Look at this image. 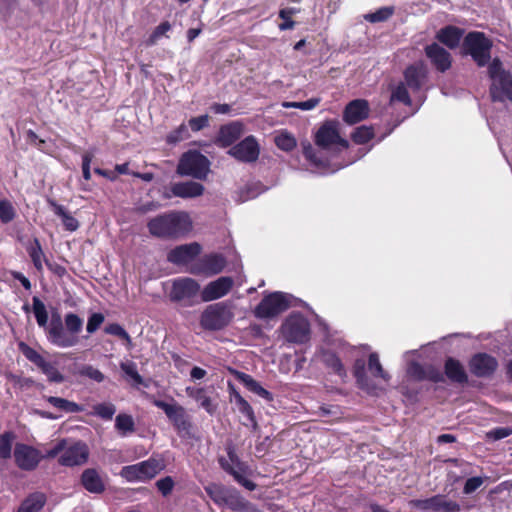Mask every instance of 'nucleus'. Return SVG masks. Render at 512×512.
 I'll return each mask as SVG.
<instances>
[{
  "label": "nucleus",
  "instance_id": "nucleus-1",
  "mask_svg": "<svg viewBox=\"0 0 512 512\" xmlns=\"http://www.w3.org/2000/svg\"><path fill=\"white\" fill-rule=\"evenodd\" d=\"M407 375L415 381H430L433 383H442L445 376L452 383L464 385L468 383V375L462 363L453 357H448L444 362V373L432 364L422 365L417 361L409 363Z\"/></svg>",
  "mask_w": 512,
  "mask_h": 512
},
{
  "label": "nucleus",
  "instance_id": "nucleus-2",
  "mask_svg": "<svg viewBox=\"0 0 512 512\" xmlns=\"http://www.w3.org/2000/svg\"><path fill=\"white\" fill-rule=\"evenodd\" d=\"M149 233L161 239H179L192 229V220L187 212L169 211L151 218L147 223Z\"/></svg>",
  "mask_w": 512,
  "mask_h": 512
},
{
  "label": "nucleus",
  "instance_id": "nucleus-3",
  "mask_svg": "<svg viewBox=\"0 0 512 512\" xmlns=\"http://www.w3.org/2000/svg\"><path fill=\"white\" fill-rule=\"evenodd\" d=\"M83 320L75 313H67L64 324L61 315L54 312L51 315L47 329V340L54 346L69 348L79 343L78 334L82 331Z\"/></svg>",
  "mask_w": 512,
  "mask_h": 512
},
{
  "label": "nucleus",
  "instance_id": "nucleus-4",
  "mask_svg": "<svg viewBox=\"0 0 512 512\" xmlns=\"http://www.w3.org/2000/svg\"><path fill=\"white\" fill-rule=\"evenodd\" d=\"M227 457H218V463L223 471L231 475L233 479L245 489L254 491L257 484L247 478V475L251 473L249 465L242 461L237 452L235 445L230 442L225 446Z\"/></svg>",
  "mask_w": 512,
  "mask_h": 512
},
{
  "label": "nucleus",
  "instance_id": "nucleus-5",
  "mask_svg": "<svg viewBox=\"0 0 512 512\" xmlns=\"http://www.w3.org/2000/svg\"><path fill=\"white\" fill-rule=\"evenodd\" d=\"M200 284L190 277H178L172 280L168 293L169 300L183 308L202 303Z\"/></svg>",
  "mask_w": 512,
  "mask_h": 512
},
{
  "label": "nucleus",
  "instance_id": "nucleus-6",
  "mask_svg": "<svg viewBox=\"0 0 512 512\" xmlns=\"http://www.w3.org/2000/svg\"><path fill=\"white\" fill-rule=\"evenodd\" d=\"M492 40L484 32H468L462 42L463 55L472 58L478 67H485L491 60Z\"/></svg>",
  "mask_w": 512,
  "mask_h": 512
},
{
  "label": "nucleus",
  "instance_id": "nucleus-7",
  "mask_svg": "<svg viewBox=\"0 0 512 512\" xmlns=\"http://www.w3.org/2000/svg\"><path fill=\"white\" fill-rule=\"evenodd\" d=\"M153 404L163 410L178 436L182 439L194 438L193 423L185 408L178 403H167L163 400H154Z\"/></svg>",
  "mask_w": 512,
  "mask_h": 512
},
{
  "label": "nucleus",
  "instance_id": "nucleus-8",
  "mask_svg": "<svg viewBox=\"0 0 512 512\" xmlns=\"http://www.w3.org/2000/svg\"><path fill=\"white\" fill-rule=\"evenodd\" d=\"M234 313L229 302H218L208 305L200 316V325L207 331H219L227 327L233 320Z\"/></svg>",
  "mask_w": 512,
  "mask_h": 512
},
{
  "label": "nucleus",
  "instance_id": "nucleus-9",
  "mask_svg": "<svg viewBox=\"0 0 512 512\" xmlns=\"http://www.w3.org/2000/svg\"><path fill=\"white\" fill-rule=\"evenodd\" d=\"M281 333L289 343L304 344L310 339V323L300 312H292L282 323Z\"/></svg>",
  "mask_w": 512,
  "mask_h": 512
},
{
  "label": "nucleus",
  "instance_id": "nucleus-10",
  "mask_svg": "<svg viewBox=\"0 0 512 512\" xmlns=\"http://www.w3.org/2000/svg\"><path fill=\"white\" fill-rule=\"evenodd\" d=\"M291 306L290 296L286 293L275 291L264 295L253 314L258 319H271L286 311Z\"/></svg>",
  "mask_w": 512,
  "mask_h": 512
},
{
  "label": "nucleus",
  "instance_id": "nucleus-11",
  "mask_svg": "<svg viewBox=\"0 0 512 512\" xmlns=\"http://www.w3.org/2000/svg\"><path fill=\"white\" fill-rule=\"evenodd\" d=\"M165 468L163 459L150 457L137 464L124 466L121 470V476L129 482L148 481L154 478Z\"/></svg>",
  "mask_w": 512,
  "mask_h": 512
},
{
  "label": "nucleus",
  "instance_id": "nucleus-12",
  "mask_svg": "<svg viewBox=\"0 0 512 512\" xmlns=\"http://www.w3.org/2000/svg\"><path fill=\"white\" fill-rule=\"evenodd\" d=\"M209 171V160L198 151L184 153L178 163L177 172L183 176L205 179Z\"/></svg>",
  "mask_w": 512,
  "mask_h": 512
},
{
  "label": "nucleus",
  "instance_id": "nucleus-13",
  "mask_svg": "<svg viewBox=\"0 0 512 512\" xmlns=\"http://www.w3.org/2000/svg\"><path fill=\"white\" fill-rule=\"evenodd\" d=\"M18 349L27 360H29L35 366H37V368L47 377V380L49 382H64V375L58 370L56 365L45 360V358L40 353H38L34 348L30 347L27 343L21 341L18 343Z\"/></svg>",
  "mask_w": 512,
  "mask_h": 512
},
{
  "label": "nucleus",
  "instance_id": "nucleus-14",
  "mask_svg": "<svg viewBox=\"0 0 512 512\" xmlns=\"http://www.w3.org/2000/svg\"><path fill=\"white\" fill-rule=\"evenodd\" d=\"M314 140L319 148L325 150L334 145H338L342 149L349 147V142L340 136L338 123L336 121L324 122L317 130Z\"/></svg>",
  "mask_w": 512,
  "mask_h": 512
},
{
  "label": "nucleus",
  "instance_id": "nucleus-15",
  "mask_svg": "<svg viewBox=\"0 0 512 512\" xmlns=\"http://www.w3.org/2000/svg\"><path fill=\"white\" fill-rule=\"evenodd\" d=\"M226 259L220 253L205 254L190 267L193 275L213 276L221 273L226 267Z\"/></svg>",
  "mask_w": 512,
  "mask_h": 512
},
{
  "label": "nucleus",
  "instance_id": "nucleus-16",
  "mask_svg": "<svg viewBox=\"0 0 512 512\" xmlns=\"http://www.w3.org/2000/svg\"><path fill=\"white\" fill-rule=\"evenodd\" d=\"M498 366L497 359L486 352L475 353L468 361L469 371L477 378L492 377Z\"/></svg>",
  "mask_w": 512,
  "mask_h": 512
},
{
  "label": "nucleus",
  "instance_id": "nucleus-17",
  "mask_svg": "<svg viewBox=\"0 0 512 512\" xmlns=\"http://www.w3.org/2000/svg\"><path fill=\"white\" fill-rule=\"evenodd\" d=\"M228 154L243 163L256 162L260 155V146L253 135L245 137L240 142L233 145Z\"/></svg>",
  "mask_w": 512,
  "mask_h": 512
},
{
  "label": "nucleus",
  "instance_id": "nucleus-18",
  "mask_svg": "<svg viewBox=\"0 0 512 512\" xmlns=\"http://www.w3.org/2000/svg\"><path fill=\"white\" fill-rule=\"evenodd\" d=\"M413 505L425 512H460L461 506L458 502L448 500L445 495L437 494L426 499L412 501Z\"/></svg>",
  "mask_w": 512,
  "mask_h": 512
},
{
  "label": "nucleus",
  "instance_id": "nucleus-19",
  "mask_svg": "<svg viewBox=\"0 0 512 512\" xmlns=\"http://www.w3.org/2000/svg\"><path fill=\"white\" fill-rule=\"evenodd\" d=\"M89 448L86 443L77 441L65 446L64 452L58 458V463L65 467L81 466L88 461Z\"/></svg>",
  "mask_w": 512,
  "mask_h": 512
},
{
  "label": "nucleus",
  "instance_id": "nucleus-20",
  "mask_svg": "<svg viewBox=\"0 0 512 512\" xmlns=\"http://www.w3.org/2000/svg\"><path fill=\"white\" fill-rule=\"evenodd\" d=\"M14 459L20 469L32 471L38 466L41 455L36 448L27 444L18 443L15 446Z\"/></svg>",
  "mask_w": 512,
  "mask_h": 512
},
{
  "label": "nucleus",
  "instance_id": "nucleus-21",
  "mask_svg": "<svg viewBox=\"0 0 512 512\" xmlns=\"http://www.w3.org/2000/svg\"><path fill=\"white\" fill-rule=\"evenodd\" d=\"M234 280L230 276H221L218 279L209 282L203 290L201 296L203 302H210L226 296L233 288Z\"/></svg>",
  "mask_w": 512,
  "mask_h": 512
},
{
  "label": "nucleus",
  "instance_id": "nucleus-22",
  "mask_svg": "<svg viewBox=\"0 0 512 512\" xmlns=\"http://www.w3.org/2000/svg\"><path fill=\"white\" fill-rule=\"evenodd\" d=\"M404 82L412 92L421 90L428 78V68L423 61L408 65L403 71Z\"/></svg>",
  "mask_w": 512,
  "mask_h": 512
},
{
  "label": "nucleus",
  "instance_id": "nucleus-23",
  "mask_svg": "<svg viewBox=\"0 0 512 512\" xmlns=\"http://www.w3.org/2000/svg\"><path fill=\"white\" fill-rule=\"evenodd\" d=\"M201 249V245L197 242L182 244L168 252L167 260L175 265L188 264L201 253Z\"/></svg>",
  "mask_w": 512,
  "mask_h": 512
},
{
  "label": "nucleus",
  "instance_id": "nucleus-24",
  "mask_svg": "<svg viewBox=\"0 0 512 512\" xmlns=\"http://www.w3.org/2000/svg\"><path fill=\"white\" fill-rule=\"evenodd\" d=\"M243 124L239 121H233L220 126L214 143L221 148L232 147L243 134Z\"/></svg>",
  "mask_w": 512,
  "mask_h": 512
},
{
  "label": "nucleus",
  "instance_id": "nucleus-25",
  "mask_svg": "<svg viewBox=\"0 0 512 512\" xmlns=\"http://www.w3.org/2000/svg\"><path fill=\"white\" fill-rule=\"evenodd\" d=\"M426 57L438 72L445 73L452 66L451 54L437 43H431L424 49Z\"/></svg>",
  "mask_w": 512,
  "mask_h": 512
},
{
  "label": "nucleus",
  "instance_id": "nucleus-26",
  "mask_svg": "<svg viewBox=\"0 0 512 512\" xmlns=\"http://www.w3.org/2000/svg\"><path fill=\"white\" fill-rule=\"evenodd\" d=\"M489 94L493 102H504L505 100L512 102V74L503 72L501 77L493 80Z\"/></svg>",
  "mask_w": 512,
  "mask_h": 512
},
{
  "label": "nucleus",
  "instance_id": "nucleus-27",
  "mask_svg": "<svg viewBox=\"0 0 512 512\" xmlns=\"http://www.w3.org/2000/svg\"><path fill=\"white\" fill-rule=\"evenodd\" d=\"M370 112L369 103L365 99L350 101L343 110V121L348 125L357 124L368 118Z\"/></svg>",
  "mask_w": 512,
  "mask_h": 512
},
{
  "label": "nucleus",
  "instance_id": "nucleus-28",
  "mask_svg": "<svg viewBox=\"0 0 512 512\" xmlns=\"http://www.w3.org/2000/svg\"><path fill=\"white\" fill-rule=\"evenodd\" d=\"M80 483L86 491L92 494H102L106 489L103 477L95 468L85 469L80 476Z\"/></svg>",
  "mask_w": 512,
  "mask_h": 512
},
{
  "label": "nucleus",
  "instance_id": "nucleus-29",
  "mask_svg": "<svg viewBox=\"0 0 512 512\" xmlns=\"http://www.w3.org/2000/svg\"><path fill=\"white\" fill-rule=\"evenodd\" d=\"M223 506L235 512H258L256 506L235 488H229Z\"/></svg>",
  "mask_w": 512,
  "mask_h": 512
},
{
  "label": "nucleus",
  "instance_id": "nucleus-30",
  "mask_svg": "<svg viewBox=\"0 0 512 512\" xmlns=\"http://www.w3.org/2000/svg\"><path fill=\"white\" fill-rule=\"evenodd\" d=\"M170 190L172 195L175 197L194 198L203 194L204 186L201 183L194 181L178 182L174 183Z\"/></svg>",
  "mask_w": 512,
  "mask_h": 512
},
{
  "label": "nucleus",
  "instance_id": "nucleus-31",
  "mask_svg": "<svg viewBox=\"0 0 512 512\" xmlns=\"http://www.w3.org/2000/svg\"><path fill=\"white\" fill-rule=\"evenodd\" d=\"M463 34V29L457 26L448 25L438 31L436 38L440 43L444 44L448 48L455 49L458 47Z\"/></svg>",
  "mask_w": 512,
  "mask_h": 512
},
{
  "label": "nucleus",
  "instance_id": "nucleus-32",
  "mask_svg": "<svg viewBox=\"0 0 512 512\" xmlns=\"http://www.w3.org/2000/svg\"><path fill=\"white\" fill-rule=\"evenodd\" d=\"M301 146L303 156L311 166L320 170H326L329 167V160L323 156L321 151L316 150L310 142H302Z\"/></svg>",
  "mask_w": 512,
  "mask_h": 512
},
{
  "label": "nucleus",
  "instance_id": "nucleus-33",
  "mask_svg": "<svg viewBox=\"0 0 512 512\" xmlns=\"http://www.w3.org/2000/svg\"><path fill=\"white\" fill-rule=\"evenodd\" d=\"M185 392L188 397L199 403L209 415H213L217 410V405L213 403L210 396L207 395L203 387H186Z\"/></svg>",
  "mask_w": 512,
  "mask_h": 512
},
{
  "label": "nucleus",
  "instance_id": "nucleus-34",
  "mask_svg": "<svg viewBox=\"0 0 512 512\" xmlns=\"http://www.w3.org/2000/svg\"><path fill=\"white\" fill-rule=\"evenodd\" d=\"M235 376L251 392L257 394L259 397L265 399L268 402L273 401V394L262 387L260 383L253 379L249 374L235 371Z\"/></svg>",
  "mask_w": 512,
  "mask_h": 512
},
{
  "label": "nucleus",
  "instance_id": "nucleus-35",
  "mask_svg": "<svg viewBox=\"0 0 512 512\" xmlns=\"http://www.w3.org/2000/svg\"><path fill=\"white\" fill-rule=\"evenodd\" d=\"M25 249L33 263L34 268L41 273L43 271V262L45 263V259L47 258L42 249L40 240L37 237H34L25 244Z\"/></svg>",
  "mask_w": 512,
  "mask_h": 512
},
{
  "label": "nucleus",
  "instance_id": "nucleus-36",
  "mask_svg": "<svg viewBox=\"0 0 512 512\" xmlns=\"http://www.w3.org/2000/svg\"><path fill=\"white\" fill-rule=\"evenodd\" d=\"M321 361L325 365L326 368L330 369L334 374L338 375L341 378L347 377V371L339 358V356L330 350H325L322 352Z\"/></svg>",
  "mask_w": 512,
  "mask_h": 512
},
{
  "label": "nucleus",
  "instance_id": "nucleus-37",
  "mask_svg": "<svg viewBox=\"0 0 512 512\" xmlns=\"http://www.w3.org/2000/svg\"><path fill=\"white\" fill-rule=\"evenodd\" d=\"M45 503L46 496L41 492H34L22 501L17 512H39Z\"/></svg>",
  "mask_w": 512,
  "mask_h": 512
},
{
  "label": "nucleus",
  "instance_id": "nucleus-38",
  "mask_svg": "<svg viewBox=\"0 0 512 512\" xmlns=\"http://www.w3.org/2000/svg\"><path fill=\"white\" fill-rule=\"evenodd\" d=\"M48 204L52 207L54 213L61 217L62 223L66 230L76 231L79 228L78 220L72 216L64 206L58 204L55 200L48 199Z\"/></svg>",
  "mask_w": 512,
  "mask_h": 512
},
{
  "label": "nucleus",
  "instance_id": "nucleus-39",
  "mask_svg": "<svg viewBox=\"0 0 512 512\" xmlns=\"http://www.w3.org/2000/svg\"><path fill=\"white\" fill-rule=\"evenodd\" d=\"M352 372L357 386L362 390L369 391L370 384L366 374V361L363 358H357L354 361Z\"/></svg>",
  "mask_w": 512,
  "mask_h": 512
},
{
  "label": "nucleus",
  "instance_id": "nucleus-40",
  "mask_svg": "<svg viewBox=\"0 0 512 512\" xmlns=\"http://www.w3.org/2000/svg\"><path fill=\"white\" fill-rule=\"evenodd\" d=\"M45 400L53 407L66 413H79L83 411V407L76 402L56 396H45Z\"/></svg>",
  "mask_w": 512,
  "mask_h": 512
},
{
  "label": "nucleus",
  "instance_id": "nucleus-41",
  "mask_svg": "<svg viewBox=\"0 0 512 512\" xmlns=\"http://www.w3.org/2000/svg\"><path fill=\"white\" fill-rule=\"evenodd\" d=\"M32 309L39 327L44 328L45 334L47 335L48 323V312L45 304L37 297L34 296L32 299Z\"/></svg>",
  "mask_w": 512,
  "mask_h": 512
},
{
  "label": "nucleus",
  "instance_id": "nucleus-42",
  "mask_svg": "<svg viewBox=\"0 0 512 512\" xmlns=\"http://www.w3.org/2000/svg\"><path fill=\"white\" fill-rule=\"evenodd\" d=\"M407 84L403 82H399L397 85L392 87L391 89V96H390V103L393 102H399L403 103L404 105H411L412 100L408 91Z\"/></svg>",
  "mask_w": 512,
  "mask_h": 512
},
{
  "label": "nucleus",
  "instance_id": "nucleus-43",
  "mask_svg": "<svg viewBox=\"0 0 512 512\" xmlns=\"http://www.w3.org/2000/svg\"><path fill=\"white\" fill-rule=\"evenodd\" d=\"M115 428L122 436L133 433L135 431L133 417L126 413L118 414L115 418Z\"/></svg>",
  "mask_w": 512,
  "mask_h": 512
},
{
  "label": "nucleus",
  "instance_id": "nucleus-44",
  "mask_svg": "<svg viewBox=\"0 0 512 512\" xmlns=\"http://www.w3.org/2000/svg\"><path fill=\"white\" fill-rule=\"evenodd\" d=\"M374 136L375 133L373 127L362 125L353 131L351 139L357 145H364L372 140Z\"/></svg>",
  "mask_w": 512,
  "mask_h": 512
},
{
  "label": "nucleus",
  "instance_id": "nucleus-45",
  "mask_svg": "<svg viewBox=\"0 0 512 512\" xmlns=\"http://www.w3.org/2000/svg\"><path fill=\"white\" fill-rule=\"evenodd\" d=\"M189 137L190 133L188 130V126L185 123H182L166 135L165 142L168 145H175L181 141L188 139Z\"/></svg>",
  "mask_w": 512,
  "mask_h": 512
},
{
  "label": "nucleus",
  "instance_id": "nucleus-46",
  "mask_svg": "<svg viewBox=\"0 0 512 512\" xmlns=\"http://www.w3.org/2000/svg\"><path fill=\"white\" fill-rule=\"evenodd\" d=\"M228 490L229 488L219 484H210L209 486L205 487V491L208 496L218 506H223Z\"/></svg>",
  "mask_w": 512,
  "mask_h": 512
},
{
  "label": "nucleus",
  "instance_id": "nucleus-47",
  "mask_svg": "<svg viewBox=\"0 0 512 512\" xmlns=\"http://www.w3.org/2000/svg\"><path fill=\"white\" fill-rule=\"evenodd\" d=\"M368 369L376 378H381L385 381H388L390 379L389 374L383 369L380 363L378 354L375 352L369 354Z\"/></svg>",
  "mask_w": 512,
  "mask_h": 512
},
{
  "label": "nucleus",
  "instance_id": "nucleus-48",
  "mask_svg": "<svg viewBox=\"0 0 512 512\" xmlns=\"http://www.w3.org/2000/svg\"><path fill=\"white\" fill-rule=\"evenodd\" d=\"M235 405L238 411L246 417L247 421L253 426V428H256L257 420L254 414V410L248 401L245 400L241 395H237Z\"/></svg>",
  "mask_w": 512,
  "mask_h": 512
},
{
  "label": "nucleus",
  "instance_id": "nucleus-49",
  "mask_svg": "<svg viewBox=\"0 0 512 512\" xmlns=\"http://www.w3.org/2000/svg\"><path fill=\"white\" fill-rule=\"evenodd\" d=\"M274 142L279 149L285 152L292 151L297 145L295 137L288 132H281L276 135Z\"/></svg>",
  "mask_w": 512,
  "mask_h": 512
},
{
  "label": "nucleus",
  "instance_id": "nucleus-50",
  "mask_svg": "<svg viewBox=\"0 0 512 512\" xmlns=\"http://www.w3.org/2000/svg\"><path fill=\"white\" fill-rule=\"evenodd\" d=\"M394 14L393 6L381 7L373 13L367 14L365 19L371 23L384 22Z\"/></svg>",
  "mask_w": 512,
  "mask_h": 512
},
{
  "label": "nucleus",
  "instance_id": "nucleus-51",
  "mask_svg": "<svg viewBox=\"0 0 512 512\" xmlns=\"http://www.w3.org/2000/svg\"><path fill=\"white\" fill-rule=\"evenodd\" d=\"M120 369L123 373L130 377L135 384L141 385L143 384V377L139 374L137 370V365L133 361H126L120 363Z\"/></svg>",
  "mask_w": 512,
  "mask_h": 512
},
{
  "label": "nucleus",
  "instance_id": "nucleus-52",
  "mask_svg": "<svg viewBox=\"0 0 512 512\" xmlns=\"http://www.w3.org/2000/svg\"><path fill=\"white\" fill-rule=\"evenodd\" d=\"M171 28L172 26L169 21L161 22L149 35L148 39L146 40V45H155L162 36L166 35V33L171 30Z\"/></svg>",
  "mask_w": 512,
  "mask_h": 512
},
{
  "label": "nucleus",
  "instance_id": "nucleus-53",
  "mask_svg": "<svg viewBox=\"0 0 512 512\" xmlns=\"http://www.w3.org/2000/svg\"><path fill=\"white\" fill-rule=\"evenodd\" d=\"M93 412L103 420H112L116 412V407L112 403H99L94 405Z\"/></svg>",
  "mask_w": 512,
  "mask_h": 512
},
{
  "label": "nucleus",
  "instance_id": "nucleus-54",
  "mask_svg": "<svg viewBox=\"0 0 512 512\" xmlns=\"http://www.w3.org/2000/svg\"><path fill=\"white\" fill-rule=\"evenodd\" d=\"M15 216L16 212L12 203L7 199L0 200V221L7 224L11 222Z\"/></svg>",
  "mask_w": 512,
  "mask_h": 512
},
{
  "label": "nucleus",
  "instance_id": "nucleus-55",
  "mask_svg": "<svg viewBox=\"0 0 512 512\" xmlns=\"http://www.w3.org/2000/svg\"><path fill=\"white\" fill-rule=\"evenodd\" d=\"M13 439L14 435L12 432H5L0 436V458H10Z\"/></svg>",
  "mask_w": 512,
  "mask_h": 512
},
{
  "label": "nucleus",
  "instance_id": "nucleus-56",
  "mask_svg": "<svg viewBox=\"0 0 512 512\" xmlns=\"http://www.w3.org/2000/svg\"><path fill=\"white\" fill-rule=\"evenodd\" d=\"M105 333L109 335L117 336L118 338L127 342L128 345L131 344V337L127 333V331L118 323H111L107 325L104 329Z\"/></svg>",
  "mask_w": 512,
  "mask_h": 512
},
{
  "label": "nucleus",
  "instance_id": "nucleus-57",
  "mask_svg": "<svg viewBox=\"0 0 512 512\" xmlns=\"http://www.w3.org/2000/svg\"><path fill=\"white\" fill-rule=\"evenodd\" d=\"M263 191L261 183L247 184L241 191V200L247 201L257 197Z\"/></svg>",
  "mask_w": 512,
  "mask_h": 512
},
{
  "label": "nucleus",
  "instance_id": "nucleus-58",
  "mask_svg": "<svg viewBox=\"0 0 512 512\" xmlns=\"http://www.w3.org/2000/svg\"><path fill=\"white\" fill-rule=\"evenodd\" d=\"M486 66H488V75L492 81L501 77L503 72H508L503 68L502 61L498 57L490 60Z\"/></svg>",
  "mask_w": 512,
  "mask_h": 512
},
{
  "label": "nucleus",
  "instance_id": "nucleus-59",
  "mask_svg": "<svg viewBox=\"0 0 512 512\" xmlns=\"http://www.w3.org/2000/svg\"><path fill=\"white\" fill-rule=\"evenodd\" d=\"M210 117L208 114L192 117L188 121V126L193 132H199L209 126Z\"/></svg>",
  "mask_w": 512,
  "mask_h": 512
},
{
  "label": "nucleus",
  "instance_id": "nucleus-60",
  "mask_svg": "<svg viewBox=\"0 0 512 512\" xmlns=\"http://www.w3.org/2000/svg\"><path fill=\"white\" fill-rule=\"evenodd\" d=\"M320 101H321L320 98H310V99H308L306 101L286 102V103H284L283 106L286 107V108H298V109L307 111V110H312L316 106H318Z\"/></svg>",
  "mask_w": 512,
  "mask_h": 512
},
{
  "label": "nucleus",
  "instance_id": "nucleus-61",
  "mask_svg": "<svg viewBox=\"0 0 512 512\" xmlns=\"http://www.w3.org/2000/svg\"><path fill=\"white\" fill-rule=\"evenodd\" d=\"M157 489L159 492L164 496L167 497L170 495L173 491V488L175 486V482L171 476H165L155 483Z\"/></svg>",
  "mask_w": 512,
  "mask_h": 512
},
{
  "label": "nucleus",
  "instance_id": "nucleus-62",
  "mask_svg": "<svg viewBox=\"0 0 512 512\" xmlns=\"http://www.w3.org/2000/svg\"><path fill=\"white\" fill-rule=\"evenodd\" d=\"M80 375L88 377L98 383L104 381V374L92 365H84L80 370Z\"/></svg>",
  "mask_w": 512,
  "mask_h": 512
},
{
  "label": "nucleus",
  "instance_id": "nucleus-63",
  "mask_svg": "<svg viewBox=\"0 0 512 512\" xmlns=\"http://www.w3.org/2000/svg\"><path fill=\"white\" fill-rule=\"evenodd\" d=\"M105 320V317L102 313H93L89 316L88 318V321H87V325H86V330L89 334H93L94 332H96L100 326L102 325V323L104 322Z\"/></svg>",
  "mask_w": 512,
  "mask_h": 512
},
{
  "label": "nucleus",
  "instance_id": "nucleus-64",
  "mask_svg": "<svg viewBox=\"0 0 512 512\" xmlns=\"http://www.w3.org/2000/svg\"><path fill=\"white\" fill-rule=\"evenodd\" d=\"M292 14L293 10L288 8L281 9L279 11V17L284 20L282 23L279 24V29L281 31L290 30L294 28L295 21L291 19Z\"/></svg>",
  "mask_w": 512,
  "mask_h": 512
}]
</instances>
